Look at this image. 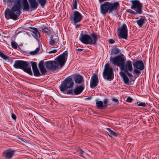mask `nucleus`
Instances as JSON below:
<instances>
[{"mask_svg": "<svg viewBox=\"0 0 159 159\" xmlns=\"http://www.w3.org/2000/svg\"><path fill=\"white\" fill-rule=\"evenodd\" d=\"M119 7V3L118 2L112 3L106 2L100 6V12L104 16L107 12L110 14L116 12Z\"/></svg>", "mask_w": 159, "mask_h": 159, "instance_id": "obj_1", "label": "nucleus"}, {"mask_svg": "<svg viewBox=\"0 0 159 159\" xmlns=\"http://www.w3.org/2000/svg\"><path fill=\"white\" fill-rule=\"evenodd\" d=\"M20 0H17L15 5L12 7L11 11H5V14L6 18L7 20L10 18L14 20L17 19L18 16L20 14Z\"/></svg>", "mask_w": 159, "mask_h": 159, "instance_id": "obj_2", "label": "nucleus"}, {"mask_svg": "<svg viewBox=\"0 0 159 159\" xmlns=\"http://www.w3.org/2000/svg\"><path fill=\"white\" fill-rule=\"evenodd\" d=\"M91 35L93 39L89 35L85 34L80 36L79 39L82 43L85 44H95L98 39L100 38V36L94 34H91Z\"/></svg>", "mask_w": 159, "mask_h": 159, "instance_id": "obj_3", "label": "nucleus"}, {"mask_svg": "<svg viewBox=\"0 0 159 159\" xmlns=\"http://www.w3.org/2000/svg\"><path fill=\"white\" fill-rule=\"evenodd\" d=\"M28 64L27 62L22 60L15 61L13 65V66L15 68L22 69L25 72L30 75H32L31 68L30 67H28Z\"/></svg>", "mask_w": 159, "mask_h": 159, "instance_id": "obj_4", "label": "nucleus"}, {"mask_svg": "<svg viewBox=\"0 0 159 159\" xmlns=\"http://www.w3.org/2000/svg\"><path fill=\"white\" fill-rule=\"evenodd\" d=\"M133 64L132 61H127L125 62H124L121 68V69L124 71L123 72L126 73L129 77H132L133 76L131 73L133 71Z\"/></svg>", "mask_w": 159, "mask_h": 159, "instance_id": "obj_5", "label": "nucleus"}, {"mask_svg": "<svg viewBox=\"0 0 159 159\" xmlns=\"http://www.w3.org/2000/svg\"><path fill=\"white\" fill-rule=\"evenodd\" d=\"M134 66L133 74L134 77H137L140 73V70H143L144 68L143 62L142 61L138 60L133 63Z\"/></svg>", "mask_w": 159, "mask_h": 159, "instance_id": "obj_6", "label": "nucleus"}, {"mask_svg": "<svg viewBox=\"0 0 159 159\" xmlns=\"http://www.w3.org/2000/svg\"><path fill=\"white\" fill-rule=\"evenodd\" d=\"M74 83L71 78H66L62 82L59 88L61 92H64L67 89L71 88L74 85Z\"/></svg>", "mask_w": 159, "mask_h": 159, "instance_id": "obj_7", "label": "nucleus"}, {"mask_svg": "<svg viewBox=\"0 0 159 159\" xmlns=\"http://www.w3.org/2000/svg\"><path fill=\"white\" fill-rule=\"evenodd\" d=\"M113 71L108 64H106L105 66L103 75L104 79L111 80L113 79Z\"/></svg>", "mask_w": 159, "mask_h": 159, "instance_id": "obj_8", "label": "nucleus"}, {"mask_svg": "<svg viewBox=\"0 0 159 159\" xmlns=\"http://www.w3.org/2000/svg\"><path fill=\"white\" fill-rule=\"evenodd\" d=\"M67 52H65L55 59L56 62L58 64V67L59 68H62L65 64L67 60Z\"/></svg>", "mask_w": 159, "mask_h": 159, "instance_id": "obj_9", "label": "nucleus"}, {"mask_svg": "<svg viewBox=\"0 0 159 159\" xmlns=\"http://www.w3.org/2000/svg\"><path fill=\"white\" fill-rule=\"evenodd\" d=\"M125 60L126 58L123 55L116 56L110 59L113 64L120 67V68Z\"/></svg>", "mask_w": 159, "mask_h": 159, "instance_id": "obj_10", "label": "nucleus"}, {"mask_svg": "<svg viewBox=\"0 0 159 159\" xmlns=\"http://www.w3.org/2000/svg\"><path fill=\"white\" fill-rule=\"evenodd\" d=\"M118 35L119 38L126 39L128 36V30L126 25L123 24L118 30Z\"/></svg>", "mask_w": 159, "mask_h": 159, "instance_id": "obj_11", "label": "nucleus"}, {"mask_svg": "<svg viewBox=\"0 0 159 159\" xmlns=\"http://www.w3.org/2000/svg\"><path fill=\"white\" fill-rule=\"evenodd\" d=\"M83 18V16L79 12L76 11H73V14L70 17L72 21L73 22L74 24H75L80 22Z\"/></svg>", "mask_w": 159, "mask_h": 159, "instance_id": "obj_12", "label": "nucleus"}, {"mask_svg": "<svg viewBox=\"0 0 159 159\" xmlns=\"http://www.w3.org/2000/svg\"><path fill=\"white\" fill-rule=\"evenodd\" d=\"M131 8L135 11L138 13L141 14L142 12V4L137 0L132 1Z\"/></svg>", "mask_w": 159, "mask_h": 159, "instance_id": "obj_13", "label": "nucleus"}, {"mask_svg": "<svg viewBox=\"0 0 159 159\" xmlns=\"http://www.w3.org/2000/svg\"><path fill=\"white\" fill-rule=\"evenodd\" d=\"M46 67L49 70H55L57 68H59L58 64L56 62L55 60L52 61H48L45 62Z\"/></svg>", "mask_w": 159, "mask_h": 159, "instance_id": "obj_14", "label": "nucleus"}, {"mask_svg": "<svg viewBox=\"0 0 159 159\" xmlns=\"http://www.w3.org/2000/svg\"><path fill=\"white\" fill-rule=\"evenodd\" d=\"M59 38L56 35H52L50 38L49 44L51 46H57L59 44Z\"/></svg>", "mask_w": 159, "mask_h": 159, "instance_id": "obj_15", "label": "nucleus"}, {"mask_svg": "<svg viewBox=\"0 0 159 159\" xmlns=\"http://www.w3.org/2000/svg\"><path fill=\"white\" fill-rule=\"evenodd\" d=\"M98 78L97 76L94 75L91 77V81L90 83V86L91 88L95 87L98 85Z\"/></svg>", "mask_w": 159, "mask_h": 159, "instance_id": "obj_16", "label": "nucleus"}, {"mask_svg": "<svg viewBox=\"0 0 159 159\" xmlns=\"http://www.w3.org/2000/svg\"><path fill=\"white\" fill-rule=\"evenodd\" d=\"M31 8L32 10H35L38 6V2L36 0H28Z\"/></svg>", "mask_w": 159, "mask_h": 159, "instance_id": "obj_17", "label": "nucleus"}, {"mask_svg": "<svg viewBox=\"0 0 159 159\" xmlns=\"http://www.w3.org/2000/svg\"><path fill=\"white\" fill-rule=\"evenodd\" d=\"M14 152V151L13 150H7L6 151L4 156L7 158L10 159L12 157Z\"/></svg>", "mask_w": 159, "mask_h": 159, "instance_id": "obj_18", "label": "nucleus"}, {"mask_svg": "<svg viewBox=\"0 0 159 159\" xmlns=\"http://www.w3.org/2000/svg\"><path fill=\"white\" fill-rule=\"evenodd\" d=\"M39 67L42 75L46 72V70L43 65V61H42L39 62Z\"/></svg>", "mask_w": 159, "mask_h": 159, "instance_id": "obj_19", "label": "nucleus"}, {"mask_svg": "<svg viewBox=\"0 0 159 159\" xmlns=\"http://www.w3.org/2000/svg\"><path fill=\"white\" fill-rule=\"evenodd\" d=\"M22 2L23 10L29 11L30 9V7L27 0H22Z\"/></svg>", "mask_w": 159, "mask_h": 159, "instance_id": "obj_20", "label": "nucleus"}, {"mask_svg": "<svg viewBox=\"0 0 159 159\" xmlns=\"http://www.w3.org/2000/svg\"><path fill=\"white\" fill-rule=\"evenodd\" d=\"M84 88L81 86L77 87L74 90V93L75 94L78 95L81 93L83 90Z\"/></svg>", "mask_w": 159, "mask_h": 159, "instance_id": "obj_21", "label": "nucleus"}, {"mask_svg": "<svg viewBox=\"0 0 159 159\" xmlns=\"http://www.w3.org/2000/svg\"><path fill=\"white\" fill-rule=\"evenodd\" d=\"M121 74L123 78L124 83L125 84H129V79L127 76V74L124 72H122Z\"/></svg>", "mask_w": 159, "mask_h": 159, "instance_id": "obj_22", "label": "nucleus"}, {"mask_svg": "<svg viewBox=\"0 0 159 159\" xmlns=\"http://www.w3.org/2000/svg\"><path fill=\"white\" fill-rule=\"evenodd\" d=\"M75 82L78 84H81L83 81V78L82 76L78 75L75 77Z\"/></svg>", "mask_w": 159, "mask_h": 159, "instance_id": "obj_23", "label": "nucleus"}, {"mask_svg": "<svg viewBox=\"0 0 159 159\" xmlns=\"http://www.w3.org/2000/svg\"><path fill=\"white\" fill-rule=\"evenodd\" d=\"M97 107L98 109H102L105 108L103 102L102 101H97L96 102Z\"/></svg>", "mask_w": 159, "mask_h": 159, "instance_id": "obj_24", "label": "nucleus"}, {"mask_svg": "<svg viewBox=\"0 0 159 159\" xmlns=\"http://www.w3.org/2000/svg\"><path fill=\"white\" fill-rule=\"evenodd\" d=\"M32 28L34 31L32 32L31 34L34 38H38V35H39V32L36 28Z\"/></svg>", "mask_w": 159, "mask_h": 159, "instance_id": "obj_25", "label": "nucleus"}, {"mask_svg": "<svg viewBox=\"0 0 159 159\" xmlns=\"http://www.w3.org/2000/svg\"><path fill=\"white\" fill-rule=\"evenodd\" d=\"M137 23L141 27L144 24L145 22V19L143 18H140L139 20L136 21Z\"/></svg>", "mask_w": 159, "mask_h": 159, "instance_id": "obj_26", "label": "nucleus"}, {"mask_svg": "<svg viewBox=\"0 0 159 159\" xmlns=\"http://www.w3.org/2000/svg\"><path fill=\"white\" fill-rule=\"evenodd\" d=\"M120 53V51L117 48H114L111 51L112 54L116 55L118 53Z\"/></svg>", "mask_w": 159, "mask_h": 159, "instance_id": "obj_27", "label": "nucleus"}, {"mask_svg": "<svg viewBox=\"0 0 159 159\" xmlns=\"http://www.w3.org/2000/svg\"><path fill=\"white\" fill-rule=\"evenodd\" d=\"M33 70L34 76H39L41 75L40 73L38 68L33 69Z\"/></svg>", "mask_w": 159, "mask_h": 159, "instance_id": "obj_28", "label": "nucleus"}, {"mask_svg": "<svg viewBox=\"0 0 159 159\" xmlns=\"http://www.w3.org/2000/svg\"><path fill=\"white\" fill-rule=\"evenodd\" d=\"M0 57L5 60H8L9 59V57L8 56L6 55L0 51Z\"/></svg>", "mask_w": 159, "mask_h": 159, "instance_id": "obj_29", "label": "nucleus"}, {"mask_svg": "<svg viewBox=\"0 0 159 159\" xmlns=\"http://www.w3.org/2000/svg\"><path fill=\"white\" fill-rule=\"evenodd\" d=\"M41 6L42 7H43L46 2V0H37Z\"/></svg>", "mask_w": 159, "mask_h": 159, "instance_id": "obj_30", "label": "nucleus"}, {"mask_svg": "<svg viewBox=\"0 0 159 159\" xmlns=\"http://www.w3.org/2000/svg\"><path fill=\"white\" fill-rule=\"evenodd\" d=\"M77 0H73V7H72V9H75L77 8Z\"/></svg>", "mask_w": 159, "mask_h": 159, "instance_id": "obj_31", "label": "nucleus"}, {"mask_svg": "<svg viewBox=\"0 0 159 159\" xmlns=\"http://www.w3.org/2000/svg\"><path fill=\"white\" fill-rule=\"evenodd\" d=\"M107 130L109 131V134L110 135H111V136H117V134L116 133L114 132L112 130L110 129L107 128Z\"/></svg>", "mask_w": 159, "mask_h": 159, "instance_id": "obj_32", "label": "nucleus"}, {"mask_svg": "<svg viewBox=\"0 0 159 159\" xmlns=\"http://www.w3.org/2000/svg\"><path fill=\"white\" fill-rule=\"evenodd\" d=\"M137 105L139 106H142L143 107H145L146 105L145 103L144 102H138L137 103Z\"/></svg>", "mask_w": 159, "mask_h": 159, "instance_id": "obj_33", "label": "nucleus"}, {"mask_svg": "<svg viewBox=\"0 0 159 159\" xmlns=\"http://www.w3.org/2000/svg\"><path fill=\"white\" fill-rule=\"evenodd\" d=\"M11 45L12 47L15 49L17 48L18 44L16 42L14 41L11 42Z\"/></svg>", "mask_w": 159, "mask_h": 159, "instance_id": "obj_34", "label": "nucleus"}, {"mask_svg": "<svg viewBox=\"0 0 159 159\" xmlns=\"http://www.w3.org/2000/svg\"><path fill=\"white\" fill-rule=\"evenodd\" d=\"M39 50V48H37L34 51L30 52V54L31 55L35 54Z\"/></svg>", "mask_w": 159, "mask_h": 159, "instance_id": "obj_35", "label": "nucleus"}, {"mask_svg": "<svg viewBox=\"0 0 159 159\" xmlns=\"http://www.w3.org/2000/svg\"><path fill=\"white\" fill-rule=\"evenodd\" d=\"M78 152L79 154L81 155V156L83 157V155H85L86 154V153L83 151L81 149H80L78 150Z\"/></svg>", "mask_w": 159, "mask_h": 159, "instance_id": "obj_36", "label": "nucleus"}, {"mask_svg": "<svg viewBox=\"0 0 159 159\" xmlns=\"http://www.w3.org/2000/svg\"><path fill=\"white\" fill-rule=\"evenodd\" d=\"M31 63L33 70L37 68L36 63V62H31Z\"/></svg>", "mask_w": 159, "mask_h": 159, "instance_id": "obj_37", "label": "nucleus"}, {"mask_svg": "<svg viewBox=\"0 0 159 159\" xmlns=\"http://www.w3.org/2000/svg\"><path fill=\"white\" fill-rule=\"evenodd\" d=\"M107 102L108 100L107 99H105L103 101V104L105 108L107 107Z\"/></svg>", "mask_w": 159, "mask_h": 159, "instance_id": "obj_38", "label": "nucleus"}, {"mask_svg": "<svg viewBox=\"0 0 159 159\" xmlns=\"http://www.w3.org/2000/svg\"><path fill=\"white\" fill-rule=\"evenodd\" d=\"M41 30L42 31H43V32H44V33L47 34H48V29L46 28H42L41 29Z\"/></svg>", "mask_w": 159, "mask_h": 159, "instance_id": "obj_39", "label": "nucleus"}, {"mask_svg": "<svg viewBox=\"0 0 159 159\" xmlns=\"http://www.w3.org/2000/svg\"><path fill=\"white\" fill-rule=\"evenodd\" d=\"M133 100V99L130 97H128L126 99V101L129 102H131Z\"/></svg>", "mask_w": 159, "mask_h": 159, "instance_id": "obj_40", "label": "nucleus"}, {"mask_svg": "<svg viewBox=\"0 0 159 159\" xmlns=\"http://www.w3.org/2000/svg\"><path fill=\"white\" fill-rule=\"evenodd\" d=\"M127 12L131 14H133L134 15H135L136 14V13L134 12V11H132L130 9H129L127 11Z\"/></svg>", "mask_w": 159, "mask_h": 159, "instance_id": "obj_41", "label": "nucleus"}, {"mask_svg": "<svg viewBox=\"0 0 159 159\" xmlns=\"http://www.w3.org/2000/svg\"><path fill=\"white\" fill-rule=\"evenodd\" d=\"M67 93L68 94H73V92L72 90H70L67 91Z\"/></svg>", "mask_w": 159, "mask_h": 159, "instance_id": "obj_42", "label": "nucleus"}, {"mask_svg": "<svg viewBox=\"0 0 159 159\" xmlns=\"http://www.w3.org/2000/svg\"><path fill=\"white\" fill-rule=\"evenodd\" d=\"M57 52V50L56 49H54L53 50H52L49 52V53H55Z\"/></svg>", "mask_w": 159, "mask_h": 159, "instance_id": "obj_43", "label": "nucleus"}, {"mask_svg": "<svg viewBox=\"0 0 159 159\" xmlns=\"http://www.w3.org/2000/svg\"><path fill=\"white\" fill-rule=\"evenodd\" d=\"M112 100L116 103H118V99L116 98H113L112 99Z\"/></svg>", "mask_w": 159, "mask_h": 159, "instance_id": "obj_44", "label": "nucleus"}, {"mask_svg": "<svg viewBox=\"0 0 159 159\" xmlns=\"http://www.w3.org/2000/svg\"><path fill=\"white\" fill-rule=\"evenodd\" d=\"M11 117L14 120H16V116L14 114H12Z\"/></svg>", "mask_w": 159, "mask_h": 159, "instance_id": "obj_45", "label": "nucleus"}, {"mask_svg": "<svg viewBox=\"0 0 159 159\" xmlns=\"http://www.w3.org/2000/svg\"><path fill=\"white\" fill-rule=\"evenodd\" d=\"M109 42L110 43L112 44L114 43L115 41L113 39H110L109 40Z\"/></svg>", "mask_w": 159, "mask_h": 159, "instance_id": "obj_46", "label": "nucleus"}, {"mask_svg": "<svg viewBox=\"0 0 159 159\" xmlns=\"http://www.w3.org/2000/svg\"><path fill=\"white\" fill-rule=\"evenodd\" d=\"M83 49H83L79 48V49H77L76 50H77L79 52H80V51L83 50Z\"/></svg>", "mask_w": 159, "mask_h": 159, "instance_id": "obj_47", "label": "nucleus"}, {"mask_svg": "<svg viewBox=\"0 0 159 159\" xmlns=\"http://www.w3.org/2000/svg\"><path fill=\"white\" fill-rule=\"evenodd\" d=\"M80 24H77L75 26V28H78L79 27V26H80Z\"/></svg>", "mask_w": 159, "mask_h": 159, "instance_id": "obj_48", "label": "nucleus"}]
</instances>
